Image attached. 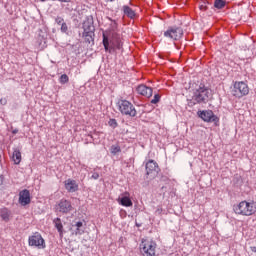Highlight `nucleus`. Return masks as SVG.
I'll return each mask as SVG.
<instances>
[{
  "mask_svg": "<svg viewBox=\"0 0 256 256\" xmlns=\"http://www.w3.org/2000/svg\"><path fill=\"white\" fill-rule=\"evenodd\" d=\"M233 211L236 215L242 217H253L256 214V202L253 200H242L233 206Z\"/></svg>",
  "mask_w": 256,
  "mask_h": 256,
  "instance_id": "nucleus-1",
  "label": "nucleus"
},
{
  "mask_svg": "<svg viewBox=\"0 0 256 256\" xmlns=\"http://www.w3.org/2000/svg\"><path fill=\"white\" fill-rule=\"evenodd\" d=\"M211 95V90L206 87L205 84H200L198 88L195 89L193 94V99L196 103H207L209 101V97Z\"/></svg>",
  "mask_w": 256,
  "mask_h": 256,
  "instance_id": "nucleus-2",
  "label": "nucleus"
},
{
  "mask_svg": "<svg viewBox=\"0 0 256 256\" xmlns=\"http://www.w3.org/2000/svg\"><path fill=\"white\" fill-rule=\"evenodd\" d=\"M157 243L152 239H142L140 243V252L143 256H155Z\"/></svg>",
  "mask_w": 256,
  "mask_h": 256,
  "instance_id": "nucleus-3",
  "label": "nucleus"
},
{
  "mask_svg": "<svg viewBox=\"0 0 256 256\" xmlns=\"http://www.w3.org/2000/svg\"><path fill=\"white\" fill-rule=\"evenodd\" d=\"M118 110L122 115H126L128 117H137V110L135 106L128 100H119L118 103Z\"/></svg>",
  "mask_w": 256,
  "mask_h": 256,
  "instance_id": "nucleus-4",
  "label": "nucleus"
},
{
  "mask_svg": "<svg viewBox=\"0 0 256 256\" xmlns=\"http://www.w3.org/2000/svg\"><path fill=\"white\" fill-rule=\"evenodd\" d=\"M232 95L237 99H241L242 97H246L249 95V85H247L244 81H236L233 84Z\"/></svg>",
  "mask_w": 256,
  "mask_h": 256,
  "instance_id": "nucleus-5",
  "label": "nucleus"
},
{
  "mask_svg": "<svg viewBox=\"0 0 256 256\" xmlns=\"http://www.w3.org/2000/svg\"><path fill=\"white\" fill-rule=\"evenodd\" d=\"M29 247H35L36 249H47V243L45 238L39 232H34L28 237Z\"/></svg>",
  "mask_w": 256,
  "mask_h": 256,
  "instance_id": "nucleus-6",
  "label": "nucleus"
},
{
  "mask_svg": "<svg viewBox=\"0 0 256 256\" xmlns=\"http://www.w3.org/2000/svg\"><path fill=\"white\" fill-rule=\"evenodd\" d=\"M103 45H104L105 51H109V53H111L112 51H115V49H121V47H123V43H121V39L117 34H115L113 38L110 40V46H109V38H107L105 34H103Z\"/></svg>",
  "mask_w": 256,
  "mask_h": 256,
  "instance_id": "nucleus-7",
  "label": "nucleus"
},
{
  "mask_svg": "<svg viewBox=\"0 0 256 256\" xmlns=\"http://www.w3.org/2000/svg\"><path fill=\"white\" fill-rule=\"evenodd\" d=\"M164 37L171 41H179L183 37V29L180 27H170L164 32Z\"/></svg>",
  "mask_w": 256,
  "mask_h": 256,
  "instance_id": "nucleus-8",
  "label": "nucleus"
},
{
  "mask_svg": "<svg viewBox=\"0 0 256 256\" xmlns=\"http://www.w3.org/2000/svg\"><path fill=\"white\" fill-rule=\"evenodd\" d=\"M198 117L202 121H205V123H215L217 124L219 122V117L213 113L212 110H202L198 112Z\"/></svg>",
  "mask_w": 256,
  "mask_h": 256,
  "instance_id": "nucleus-9",
  "label": "nucleus"
},
{
  "mask_svg": "<svg viewBox=\"0 0 256 256\" xmlns=\"http://www.w3.org/2000/svg\"><path fill=\"white\" fill-rule=\"evenodd\" d=\"M57 209L60 213H71L73 211V205L71 204V201L67 199H61L57 205Z\"/></svg>",
  "mask_w": 256,
  "mask_h": 256,
  "instance_id": "nucleus-10",
  "label": "nucleus"
},
{
  "mask_svg": "<svg viewBox=\"0 0 256 256\" xmlns=\"http://www.w3.org/2000/svg\"><path fill=\"white\" fill-rule=\"evenodd\" d=\"M18 201L22 207L29 205V203H31V192H29L27 189L20 191Z\"/></svg>",
  "mask_w": 256,
  "mask_h": 256,
  "instance_id": "nucleus-11",
  "label": "nucleus"
},
{
  "mask_svg": "<svg viewBox=\"0 0 256 256\" xmlns=\"http://www.w3.org/2000/svg\"><path fill=\"white\" fill-rule=\"evenodd\" d=\"M117 202L122 207H133V201H131V194L129 192H124L120 198H118Z\"/></svg>",
  "mask_w": 256,
  "mask_h": 256,
  "instance_id": "nucleus-12",
  "label": "nucleus"
},
{
  "mask_svg": "<svg viewBox=\"0 0 256 256\" xmlns=\"http://www.w3.org/2000/svg\"><path fill=\"white\" fill-rule=\"evenodd\" d=\"M64 187L68 193H75L79 191V184H77V181L73 179H67L64 181Z\"/></svg>",
  "mask_w": 256,
  "mask_h": 256,
  "instance_id": "nucleus-13",
  "label": "nucleus"
},
{
  "mask_svg": "<svg viewBox=\"0 0 256 256\" xmlns=\"http://www.w3.org/2000/svg\"><path fill=\"white\" fill-rule=\"evenodd\" d=\"M152 173H159V164L154 160H149L146 163V175H152Z\"/></svg>",
  "mask_w": 256,
  "mask_h": 256,
  "instance_id": "nucleus-14",
  "label": "nucleus"
},
{
  "mask_svg": "<svg viewBox=\"0 0 256 256\" xmlns=\"http://www.w3.org/2000/svg\"><path fill=\"white\" fill-rule=\"evenodd\" d=\"M137 93H139V95H143L144 97H153V88L142 84L137 87Z\"/></svg>",
  "mask_w": 256,
  "mask_h": 256,
  "instance_id": "nucleus-15",
  "label": "nucleus"
},
{
  "mask_svg": "<svg viewBox=\"0 0 256 256\" xmlns=\"http://www.w3.org/2000/svg\"><path fill=\"white\" fill-rule=\"evenodd\" d=\"M123 13L126 17H129V19H135L137 17L135 10L127 5L123 6Z\"/></svg>",
  "mask_w": 256,
  "mask_h": 256,
  "instance_id": "nucleus-16",
  "label": "nucleus"
},
{
  "mask_svg": "<svg viewBox=\"0 0 256 256\" xmlns=\"http://www.w3.org/2000/svg\"><path fill=\"white\" fill-rule=\"evenodd\" d=\"M21 160V151L19 149H15L12 154V161L14 162V165H19L21 163Z\"/></svg>",
  "mask_w": 256,
  "mask_h": 256,
  "instance_id": "nucleus-17",
  "label": "nucleus"
},
{
  "mask_svg": "<svg viewBox=\"0 0 256 256\" xmlns=\"http://www.w3.org/2000/svg\"><path fill=\"white\" fill-rule=\"evenodd\" d=\"M60 237H63V223L61 222V218H56L53 221Z\"/></svg>",
  "mask_w": 256,
  "mask_h": 256,
  "instance_id": "nucleus-18",
  "label": "nucleus"
},
{
  "mask_svg": "<svg viewBox=\"0 0 256 256\" xmlns=\"http://www.w3.org/2000/svg\"><path fill=\"white\" fill-rule=\"evenodd\" d=\"M84 33H95V26L89 21L83 23Z\"/></svg>",
  "mask_w": 256,
  "mask_h": 256,
  "instance_id": "nucleus-19",
  "label": "nucleus"
},
{
  "mask_svg": "<svg viewBox=\"0 0 256 256\" xmlns=\"http://www.w3.org/2000/svg\"><path fill=\"white\" fill-rule=\"evenodd\" d=\"M0 217L3 221H9V217H11V212H9V209L7 208H2L0 210Z\"/></svg>",
  "mask_w": 256,
  "mask_h": 256,
  "instance_id": "nucleus-20",
  "label": "nucleus"
},
{
  "mask_svg": "<svg viewBox=\"0 0 256 256\" xmlns=\"http://www.w3.org/2000/svg\"><path fill=\"white\" fill-rule=\"evenodd\" d=\"M93 37H95V32H83V38L85 39L86 43L93 42Z\"/></svg>",
  "mask_w": 256,
  "mask_h": 256,
  "instance_id": "nucleus-21",
  "label": "nucleus"
},
{
  "mask_svg": "<svg viewBox=\"0 0 256 256\" xmlns=\"http://www.w3.org/2000/svg\"><path fill=\"white\" fill-rule=\"evenodd\" d=\"M74 227H76L75 235H83L84 231L81 230V227H83V222H81V221L76 222Z\"/></svg>",
  "mask_w": 256,
  "mask_h": 256,
  "instance_id": "nucleus-22",
  "label": "nucleus"
},
{
  "mask_svg": "<svg viewBox=\"0 0 256 256\" xmlns=\"http://www.w3.org/2000/svg\"><path fill=\"white\" fill-rule=\"evenodd\" d=\"M214 6L216 7V9H223V7H225V1L215 0Z\"/></svg>",
  "mask_w": 256,
  "mask_h": 256,
  "instance_id": "nucleus-23",
  "label": "nucleus"
},
{
  "mask_svg": "<svg viewBox=\"0 0 256 256\" xmlns=\"http://www.w3.org/2000/svg\"><path fill=\"white\" fill-rule=\"evenodd\" d=\"M60 83L62 85H65V83H69V76H67V74H62L60 76Z\"/></svg>",
  "mask_w": 256,
  "mask_h": 256,
  "instance_id": "nucleus-24",
  "label": "nucleus"
},
{
  "mask_svg": "<svg viewBox=\"0 0 256 256\" xmlns=\"http://www.w3.org/2000/svg\"><path fill=\"white\" fill-rule=\"evenodd\" d=\"M108 125L112 127V129H117L119 124L117 123L116 119H110Z\"/></svg>",
  "mask_w": 256,
  "mask_h": 256,
  "instance_id": "nucleus-25",
  "label": "nucleus"
},
{
  "mask_svg": "<svg viewBox=\"0 0 256 256\" xmlns=\"http://www.w3.org/2000/svg\"><path fill=\"white\" fill-rule=\"evenodd\" d=\"M160 100H161V95L155 94V95H154V98L151 100V103H152L153 105H157V103H159Z\"/></svg>",
  "mask_w": 256,
  "mask_h": 256,
  "instance_id": "nucleus-26",
  "label": "nucleus"
},
{
  "mask_svg": "<svg viewBox=\"0 0 256 256\" xmlns=\"http://www.w3.org/2000/svg\"><path fill=\"white\" fill-rule=\"evenodd\" d=\"M120 152H121V148L119 146L111 147V153H113V155H116V153H120Z\"/></svg>",
  "mask_w": 256,
  "mask_h": 256,
  "instance_id": "nucleus-27",
  "label": "nucleus"
},
{
  "mask_svg": "<svg viewBox=\"0 0 256 256\" xmlns=\"http://www.w3.org/2000/svg\"><path fill=\"white\" fill-rule=\"evenodd\" d=\"M61 31L62 33H67V31H69V28L67 27V23H62L61 25Z\"/></svg>",
  "mask_w": 256,
  "mask_h": 256,
  "instance_id": "nucleus-28",
  "label": "nucleus"
},
{
  "mask_svg": "<svg viewBox=\"0 0 256 256\" xmlns=\"http://www.w3.org/2000/svg\"><path fill=\"white\" fill-rule=\"evenodd\" d=\"M55 22L57 23V25H63V23H65V20H63L62 17H57Z\"/></svg>",
  "mask_w": 256,
  "mask_h": 256,
  "instance_id": "nucleus-29",
  "label": "nucleus"
},
{
  "mask_svg": "<svg viewBox=\"0 0 256 256\" xmlns=\"http://www.w3.org/2000/svg\"><path fill=\"white\" fill-rule=\"evenodd\" d=\"M0 105H7V98H1Z\"/></svg>",
  "mask_w": 256,
  "mask_h": 256,
  "instance_id": "nucleus-30",
  "label": "nucleus"
},
{
  "mask_svg": "<svg viewBox=\"0 0 256 256\" xmlns=\"http://www.w3.org/2000/svg\"><path fill=\"white\" fill-rule=\"evenodd\" d=\"M60 3H71V0H58Z\"/></svg>",
  "mask_w": 256,
  "mask_h": 256,
  "instance_id": "nucleus-31",
  "label": "nucleus"
},
{
  "mask_svg": "<svg viewBox=\"0 0 256 256\" xmlns=\"http://www.w3.org/2000/svg\"><path fill=\"white\" fill-rule=\"evenodd\" d=\"M112 27H113V30H116V29H117V23H116V22H113V23H112Z\"/></svg>",
  "mask_w": 256,
  "mask_h": 256,
  "instance_id": "nucleus-32",
  "label": "nucleus"
},
{
  "mask_svg": "<svg viewBox=\"0 0 256 256\" xmlns=\"http://www.w3.org/2000/svg\"><path fill=\"white\" fill-rule=\"evenodd\" d=\"M250 249L253 253H256V246H251Z\"/></svg>",
  "mask_w": 256,
  "mask_h": 256,
  "instance_id": "nucleus-33",
  "label": "nucleus"
},
{
  "mask_svg": "<svg viewBox=\"0 0 256 256\" xmlns=\"http://www.w3.org/2000/svg\"><path fill=\"white\" fill-rule=\"evenodd\" d=\"M93 179H99V174L92 175Z\"/></svg>",
  "mask_w": 256,
  "mask_h": 256,
  "instance_id": "nucleus-34",
  "label": "nucleus"
},
{
  "mask_svg": "<svg viewBox=\"0 0 256 256\" xmlns=\"http://www.w3.org/2000/svg\"><path fill=\"white\" fill-rule=\"evenodd\" d=\"M107 1H113V0H107Z\"/></svg>",
  "mask_w": 256,
  "mask_h": 256,
  "instance_id": "nucleus-35",
  "label": "nucleus"
},
{
  "mask_svg": "<svg viewBox=\"0 0 256 256\" xmlns=\"http://www.w3.org/2000/svg\"><path fill=\"white\" fill-rule=\"evenodd\" d=\"M42 1H45V0H42Z\"/></svg>",
  "mask_w": 256,
  "mask_h": 256,
  "instance_id": "nucleus-36",
  "label": "nucleus"
}]
</instances>
